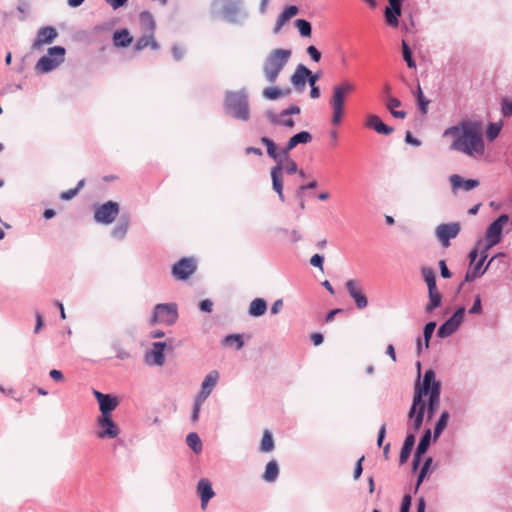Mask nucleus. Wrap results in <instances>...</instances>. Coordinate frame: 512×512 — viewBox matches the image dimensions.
Wrapping results in <instances>:
<instances>
[{
  "label": "nucleus",
  "instance_id": "1",
  "mask_svg": "<svg viewBox=\"0 0 512 512\" xmlns=\"http://www.w3.org/2000/svg\"><path fill=\"white\" fill-rule=\"evenodd\" d=\"M443 137H451L450 150L478 158L485 153L482 124L479 121L462 120L457 125L446 128Z\"/></svg>",
  "mask_w": 512,
  "mask_h": 512
},
{
  "label": "nucleus",
  "instance_id": "2",
  "mask_svg": "<svg viewBox=\"0 0 512 512\" xmlns=\"http://www.w3.org/2000/svg\"><path fill=\"white\" fill-rule=\"evenodd\" d=\"M224 109L236 120L248 121L250 118L249 95L245 88L239 91H226Z\"/></svg>",
  "mask_w": 512,
  "mask_h": 512
},
{
  "label": "nucleus",
  "instance_id": "3",
  "mask_svg": "<svg viewBox=\"0 0 512 512\" xmlns=\"http://www.w3.org/2000/svg\"><path fill=\"white\" fill-rule=\"evenodd\" d=\"M291 55V50L283 48L274 49L267 55L263 63V74L269 83L273 84L276 82Z\"/></svg>",
  "mask_w": 512,
  "mask_h": 512
},
{
  "label": "nucleus",
  "instance_id": "4",
  "mask_svg": "<svg viewBox=\"0 0 512 512\" xmlns=\"http://www.w3.org/2000/svg\"><path fill=\"white\" fill-rule=\"evenodd\" d=\"M356 85L349 81L343 80L333 87V93L329 100V105L332 108V123L339 125L344 113L345 97L354 92Z\"/></svg>",
  "mask_w": 512,
  "mask_h": 512
},
{
  "label": "nucleus",
  "instance_id": "5",
  "mask_svg": "<svg viewBox=\"0 0 512 512\" xmlns=\"http://www.w3.org/2000/svg\"><path fill=\"white\" fill-rule=\"evenodd\" d=\"M66 50L62 46L50 47L35 65V71L40 74L49 73L60 66L65 60Z\"/></svg>",
  "mask_w": 512,
  "mask_h": 512
},
{
  "label": "nucleus",
  "instance_id": "6",
  "mask_svg": "<svg viewBox=\"0 0 512 512\" xmlns=\"http://www.w3.org/2000/svg\"><path fill=\"white\" fill-rule=\"evenodd\" d=\"M178 319V309L175 303L157 304L154 307L150 324L173 325Z\"/></svg>",
  "mask_w": 512,
  "mask_h": 512
},
{
  "label": "nucleus",
  "instance_id": "7",
  "mask_svg": "<svg viewBox=\"0 0 512 512\" xmlns=\"http://www.w3.org/2000/svg\"><path fill=\"white\" fill-rule=\"evenodd\" d=\"M508 221V215L502 214L488 226L485 234L486 243L483 246L485 251H488L501 241L503 227L508 223Z\"/></svg>",
  "mask_w": 512,
  "mask_h": 512
},
{
  "label": "nucleus",
  "instance_id": "8",
  "mask_svg": "<svg viewBox=\"0 0 512 512\" xmlns=\"http://www.w3.org/2000/svg\"><path fill=\"white\" fill-rule=\"evenodd\" d=\"M320 77L321 74L319 72L312 73L304 64H299L292 74L290 81L298 91H302L305 88L306 81H308L310 86L316 85Z\"/></svg>",
  "mask_w": 512,
  "mask_h": 512
},
{
  "label": "nucleus",
  "instance_id": "9",
  "mask_svg": "<svg viewBox=\"0 0 512 512\" xmlns=\"http://www.w3.org/2000/svg\"><path fill=\"white\" fill-rule=\"evenodd\" d=\"M461 231L459 222L442 223L435 229V236L441 243L442 247L448 248L451 239L456 238Z\"/></svg>",
  "mask_w": 512,
  "mask_h": 512
},
{
  "label": "nucleus",
  "instance_id": "10",
  "mask_svg": "<svg viewBox=\"0 0 512 512\" xmlns=\"http://www.w3.org/2000/svg\"><path fill=\"white\" fill-rule=\"evenodd\" d=\"M98 431L96 435L99 439H114L119 433L120 429L113 421L112 415H100L97 418Z\"/></svg>",
  "mask_w": 512,
  "mask_h": 512
},
{
  "label": "nucleus",
  "instance_id": "11",
  "mask_svg": "<svg viewBox=\"0 0 512 512\" xmlns=\"http://www.w3.org/2000/svg\"><path fill=\"white\" fill-rule=\"evenodd\" d=\"M435 376L436 375L434 370H426L422 383H417L415 386L414 396H419L418 398L423 399L424 396L431 394L435 387H438L439 392H441V382L437 381Z\"/></svg>",
  "mask_w": 512,
  "mask_h": 512
},
{
  "label": "nucleus",
  "instance_id": "12",
  "mask_svg": "<svg viewBox=\"0 0 512 512\" xmlns=\"http://www.w3.org/2000/svg\"><path fill=\"white\" fill-rule=\"evenodd\" d=\"M464 314V307L457 308L453 315L449 319H447L443 324H441L440 327L438 328V337L447 338L451 336L461 325Z\"/></svg>",
  "mask_w": 512,
  "mask_h": 512
},
{
  "label": "nucleus",
  "instance_id": "13",
  "mask_svg": "<svg viewBox=\"0 0 512 512\" xmlns=\"http://www.w3.org/2000/svg\"><path fill=\"white\" fill-rule=\"evenodd\" d=\"M119 213V205L117 202L108 201L98 207L94 212V220L101 224H111Z\"/></svg>",
  "mask_w": 512,
  "mask_h": 512
},
{
  "label": "nucleus",
  "instance_id": "14",
  "mask_svg": "<svg viewBox=\"0 0 512 512\" xmlns=\"http://www.w3.org/2000/svg\"><path fill=\"white\" fill-rule=\"evenodd\" d=\"M345 288L349 296L354 300L355 306L363 310L368 306V299L364 294L363 288L357 280L349 279L345 283Z\"/></svg>",
  "mask_w": 512,
  "mask_h": 512
},
{
  "label": "nucleus",
  "instance_id": "15",
  "mask_svg": "<svg viewBox=\"0 0 512 512\" xmlns=\"http://www.w3.org/2000/svg\"><path fill=\"white\" fill-rule=\"evenodd\" d=\"M197 265L193 258H182L172 266V274L176 279L186 280L196 270Z\"/></svg>",
  "mask_w": 512,
  "mask_h": 512
},
{
  "label": "nucleus",
  "instance_id": "16",
  "mask_svg": "<svg viewBox=\"0 0 512 512\" xmlns=\"http://www.w3.org/2000/svg\"><path fill=\"white\" fill-rule=\"evenodd\" d=\"M167 346L166 341L154 342L151 349L145 353V362L148 365L162 366L165 362L164 350Z\"/></svg>",
  "mask_w": 512,
  "mask_h": 512
},
{
  "label": "nucleus",
  "instance_id": "17",
  "mask_svg": "<svg viewBox=\"0 0 512 512\" xmlns=\"http://www.w3.org/2000/svg\"><path fill=\"white\" fill-rule=\"evenodd\" d=\"M93 395L99 404L101 415H111L112 411L119 405V399L111 394H104L98 390H93Z\"/></svg>",
  "mask_w": 512,
  "mask_h": 512
},
{
  "label": "nucleus",
  "instance_id": "18",
  "mask_svg": "<svg viewBox=\"0 0 512 512\" xmlns=\"http://www.w3.org/2000/svg\"><path fill=\"white\" fill-rule=\"evenodd\" d=\"M196 491L201 500V508L204 510L215 495L211 481L207 478H201L197 483Z\"/></svg>",
  "mask_w": 512,
  "mask_h": 512
},
{
  "label": "nucleus",
  "instance_id": "19",
  "mask_svg": "<svg viewBox=\"0 0 512 512\" xmlns=\"http://www.w3.org/2000/svg\"><path fill=\"white\" fill-rule=\"evenodd\" d=\"M58 36L56 29L52 26H45L38 30L37 36L33 43V48H39L44 44L52 43Z\"/></svg>",
  "mask_w": 512,
  "mask_h": 512
},
{
  "label": "nucleus",
  "instance_id": "20",
  "mask_svg": "<svg viewBox=\"0 0 512 512\" xmlns=\"http://www.w3.org/2000/svg\"><path fill=\"white\" fill-rule=\"evenodd\" d=\"M312 140V135L308 131H301L293 135L282 149L284 158H288V153L299 144H307Z\"/></svg>",
  "mask_w": 512,
  "mask_h": 512
},
{
  "label": "nucleus",
  "instance_id": "21",
  "mask_svg": "<svg viewBox=\"0 0 512 512\" xmlns=\"http://www.w3.org/2000/svg\"><path fill=\"white\" fill-rule=\"evenodd\" d=\"M480 254H481V257L479 260H477V262H474L473 264H470V270L472 273H474L476 276L478 277H481L485 272L486 270L488 269V267L492 264V262L498 258V257H505V254L500 252L498 254H496L495 256H493L487 263V265L482 269V266L484 264V261L486 260L487 258V251H485V249L482 248V250L480 251Z\"/></svg>",
  "mask_w": 512,
  "mask_h": 512
},
{
  "label": "nucleus",
  "instance_id": "22",
  "mask_svg": "<svg viewBox=\"0 0 512 512\" xmlns=\"http://www.w3.org/2000/svg\"><path fill=\"white\" fill-rule=\"evenodd\" d=\"M449 181L453 191L463 188L465 191H470L479 186V181L476 179L465 180L458 174H453L449 177Z\"/></svg>",
  "mask_w": 512,
  "mask_h": 512
},
{
  "label": "nucleus",
  "instance_id": "23",
  "mask_svg": "<svg viewBox=\"0 0 512 512\" xmlns=\"http://www.w3.org/2000/svg\"><path fill=\"white\" fill-rule=\"evenodd\" d=\"M366 125L382 135H390L394 128L383 123L381 118L377 115L371 114L367 117Z\"/></svg>",
  "mask_w": 512,
  "mask_h": 512
},
{
  "label": "nucleus",
  "instance_id": "24",
  "mask_svg": "<svg viewBox=\"0 0 512 512\" xmlns=\"http://www.w3.org/2000/svg\"><path fill=\"white\" fill-rule=\"evenodd\" d=\"M218 378L219 373L216 370L209 372L202 382L201 392L197 397L205 400L210 395L212 388L217 384Z\"/></svg>",
  "mask_w": 512,
  "mask_h": 512
},
{
  "label": "nucleus",
  "instance_id": "25",
  "mask_svg": "<svg viewBox=\"0 0 512 512\" xmlns=\"http://www.w3.org/2000/svg\"><path fill=\"white\" fill-rule=\"evenodd\" d=\"M272 187L273 190L278 194L279 199L284 202L285 197L283 194V179H282V166L275 165L271 169Z\"/></svg>",
  "mask_w": 512,
  "mask_h": 512
},
{
  "label": "nucleus",
  "instance_id": "26",
  "mask_svg": "<svg viewBox=\"0 0 512 512\" xmlns=\"http://www.w3.org/2000/svg\"><path fill=\"white\" fill-rule=\"evenodd\" d=\"M260 140L266 146L267 154L269 155V157H271L273 160H275L276 165L282 166L283 158H284L283 154H282V149L280 151H277L276 144L274 143L273 140H271L267 136L261 137Z\"/></svg>",
  "mask_w": 512,
  "mask_h": 512
},
{
  "label": "nucleus",
  "instance_id": "27",
  "mask_svg": "<svg viewBox=\"0 0 512 512\" xmlns=\"http://www.w3.org/2000/svg\"><path fill=\"white\" fill-rule=\"evenodd\" d=\"M223 16L230 22V23H237L238 22V16L240 14V3L235 1H228L223 6Z\"/></svg>",
  "mask_w": 512,
  "mask_h": 512
},
{
  "label": "nucleus",
  "instance_id": "28",
  "mask_svg": "<svg viewBox=\"0 0 512 512\" xmlns=\"http://www.w3.org/2000/svg\"><path fill=\"white\" fill-rule=\"evenodd\" d=\"M440 395L441 392H439L438 387H435L433 392L431 394H428V403H426V410H427V416L428 419H432L437 410L440 406Z\"/></svg>",
  "mask_w": 512,
  "mask_h": 512
},
{
  "label": "nucleus",
  "instance_id": "29",
  "mask_svg": "<svg viewBox=\"0 0 512 512\" xmlns=\"http://www.w3.org/2000/svg\"><path fill=\"white\" fill-rule=\"evenodd\" d=\"M147 47H150L153 50H158L160 48L158 42L154 39V33H146L142 35L137 40L134 49L139 52Z\"/></svg>",
  "mask_w": 512,
  "mask_h": 512
},
{
  "label": "nucleus",
  "instance_id": "30",
  "mask_svg": "<svg viewBox=\"0 0 512 512\" xmlns=\"http://www.w3.org/2000/svg\"><path fill=\"white\" fill-rule=\"evenodd\" d=\"M112 39L114 46L118 48H125L129 46L133 41V38L127 29L115 31L113 33Z\"/></svg>",
  "mask_w": 512,
  "mask_h": 512
},
{
  "label": "nucleus",
  "instance_id": "31",
  "mask_svg": "<svg viewBox=\"0 0 512 512\" xmlns=\"http://www.w3.org/2000/svg\"><path fill=\"white\" fill-rule=\"evenodd\" d=\"M402 7L388 6L385 8L384 14L386 22L389 26L396 28L399 25V17L401 16Z\"/></svg>",
  "mask_w": 512,
  "mask_h": 512
},
{
  "label": "nucleus",
  "instance_id": "32",
  "mask_svg": "<svg viewBox=\"0 0 512 512\" xmlns=\"http://www.w3.org/2000/svg\"><path fill=\"white\" fill-rule=\"evenodd\" d=\"M414 444H415L414 434L408 433L404 440L401 451H400V456H399L400 464H404L408 460V458L411 454V451L414 447Z\"/></svg>",
  "mask_w": 512,
  "mask_h": 512
},
{
  "label": "nucleus",
  "instance_id": "33",
  "mask_svg": "<svg viewBox=\"0 0 512 512\" xmlns=\"http://www.w3.org/2000/svg\"><path fill=\"white\" fill-rule=\"evenodd\" d=\"M267 310V302L263 298H255L249 305L248 313L252 317H260Z\"/></svg>",
  "mask_w": 512,
  "mask_h": 512
},
{
  "label": "nucleus",
  "instance_id": "34",
  "mask_svg": "<svg viewBox=\"0 0 512 512\" xmlns=\"http://www.w3.org/2000/svg\"><path fill=\"white\" fill-rule=\"evenodd\" d=\"M140 25L146 33H154L156 23L153 15L149 11H142L139 15Z\"/></svg>",
  "mask_w": 512,
  "mask_h": 512
},
{
  "label": "nucleus",
  "instance_id": "35",
  "mask_svg": "<svg viewBox=\"0 0 512 512\" xmlns=\"http://www.w3.org/2000/svg\"><path fill=\"white\" fill-rule=\"evenodd\" d=\"M401 106V101L396 97H388L386 102V108L389 110L394 118L404 119L407 113L403 110H396L397 107Z\"/></svg>",
  "mask_w": 512,
  "mask_h": 512
},
{
  "label": "nucleus",
  "instance_id": "36",
  "mask_svg": "<svg viewBox=\"0 0 512 512\" xmlns=\"http://www.w3.org/2000/svg\"><path fill=\"white\" fill-rule=\"evenodd\" d=\"M129 220L127 217H122L118 221L117 225L113 228L111 235L115 239L122 240L128 231Z\"/></svg>",
  "mask_w": 512,
  "mask_h": 512
},
{
  "label": "nucleus",
  "instance_id": "37",
  "mask_svg": "<svg viewBox=\"0 0 512 512\" xmlns=\"http://www.w3.org/2000/svg\"><path fill=\"white\" fill-rule=\"evenodd\" d=\"M279 474L278 464L275 460H271L266 464L263 479L267 482H273L277 479Z\"/></svg>",
  "mask_w": 512,
  "mask_h": 512
},
{
  "label": "nucleus",
  "instance_id": "38",
  "mask_svg": "<svg viewBox=\"0 0 512 512\" xmlns=\"http://www.w3.org/2000/svg\"><path fill=\"white\" fill-rule=\"evenodd\" d=\"M429 303L427 304L425 311L427 313L432 312L441 305L442 296L438 289L428 291Z\"/></svg>",
  "mask_w": 512,
  "mask_h": 512
},
{
  "label": "nucleus",
  "instance_id": "39",
  "mask_svg": "<svg viewBox=\"0 0 512 512\" xmlns=\"http://www.w3.org/2000/svg\"><path fill=\"white\" fill-rule=\"evenodd\" d=\"M421 275L427 284L428 291L437 289L435 271L431 267H422Z\"/></svg>",
  "mask_w": 512,
  "mask_h": 512
},
{
  "label": "nucleus",
  "instance_id": "40",
  "mask_svg": "<svg viewBox=\"0 0 512 512\" xmlns=\"http://www.w3.org/2000/svg\"><path fill=\"white\" fill-rule=\"evenodd\" d=\"M186 443L195 454H199L202 452V441L197 433H189L186 437Z\"/></svg>",
  "mask_w": 512,
  "mask_h": 512
},
{
  "label": "nucleus",
  "instance_id": "41",
  "mask_svg": "<svg viewBox=\"0 0 512 512\" xmlns=\"http://www.w3.org/2000/svg\"><path fill=\"white\" fill-rule=\"evenodd\" d=\"M266 116L269 119V121L275 125H281V126H285L288 128H292L295 125V122L292 118H288L287 120H282L283 116H280V114H275L273 111H270V110L266 112Z\"/></svg>",
  "mask_w": 512,
  "mask_h": 512
},
{
  "label": "nucleus",
  "instance_id": "42",
  "mask_svg": "<svg viewBox=\"0 0 512 512\" xmlns=\"http://www.w3.org/2000/svg\"><path fill=\"white\" fill-rule=\"evenodd\" d=\"M448 420H449V412L445 410L440 414V417L435 424L434 433H433L434 440H436L440 436V434L443 432V430L446 428Z\"/></svg>",
  "mask_w": 512,
  "mask_h": 512
},
{
  "label": "nucleus",
  "instance_id": "43",
  "mask_svg": "<svg viewBox=\"0 0 512 512\" xmlns=\"http://www.w3.org/2000/svg\"><path fill=\"white\" fill-rule=\"evenodd\" d=\"M419 396H414L413 395V399H412V405L409 409V412H408V418L409 420L412 419V418H416L417 415L419 414V410L421 408L424 409V413L426 412V403L423 401V399L421 398H418Z\"/></svg>",
  "mask_w": 512,
  "mask_h": 512
},
{
  "label": "nucleus",
  "instance_id": "44",
  "mask_svg": "<svg viewBox=\"0 0 512 512\" xmlns=\"http://www.w3.org/2000/svg\"><path fill=\"white\" fill-rule=\"evenodd\" d=\"M430 442H431V430L427 429V430H425L424 434L420 438V441L417 445V448L415 451L417 453V456L423 455L426 453V451L428 450V448L430 446Z\"/></svg>",
  "mask_w": 512,
  "mask_h": 512
},
{
  "label": "nucleus",
  "instance_id": "45",
  "mask_svg": "<svg viewBox=\"0 0 512 512\" xmlns=\"http://www.w3.org/2000/svg\"><path fill=\"white\" fill-rule=\"evenodd\" d=\"M222 343L226 346L235 345L236 350H240L244 346V341L240 334H229L223 339Z\"/></svg>",
  "mask_w": 512,
  "mask_h": 512
},
{
  "label": "nucleus",
  "instance_id": "46",
  "mask_svg": "<svg viewBox=\"0 0 512 512\" xmlns=\"http://www.w3.org/2000/svg\"><path fill=\"white\" fill-rule=\"evenodd\" d=\"M290 90H281L277 87H267L263 90V96L269 100H275L279 97L289 94Z\"/></svg>",
  "mask_w": 512,
  "mask_h": 512
},
{
  "label": "nucleus",
  "instance_id": "47",
  "mask_svg": "<svg viewBox=\"0 0 512 512\" xmlns=\"http://www.w3.org/2000/svg\"><path fill=\"white\" fill-rule=\"evenodd\" d=\"M274 449V441L272 434L269 430H265L260 443V450L262 452H270Z\"/></svg>",
  "mask_w": 512,
  "mask_h": 512
},
{
  "label": "nucleus",
  "instance_id": "48",
  "mask_svg": "<svg viewBox=\"0 0 512 512\" xmlns=\"http://www.w3.org/2000/svg\"><path fill=\"white\" fill-rule=\"evenodd\" d=\"M295 26L297 27L299 34L302 37H310L312 33L311 23L305 19H297L295 21Z\"/></svg>",
  "mask_w": 512,
  "mask_h": 512
},
{
  "label": "nucleus",
  "instance_id": "49",
  "mask_svg": "<svg viewBox=\"0 0 512 512\" xmlns=\"http://www.w3.org/2000/svg\"><path fill=\"white\" fill-rule=\"evenodd\" d=\"M435 328H436L435 321H430V322L426 323L423 328L424 348L425 349L429 348V343H430V340L434 333Z\"/></svg>",
  "mask_w": 512,
  "mask_h": 512
},
{
  "label": "nucleus",
  "instance_id": "50",
  "mask_svg": "<svg viewBox=\"0 0 512 512\" xmlns=\"http://www.w3.org/2000/svg\"><path fill=\"white\" fill-rule=\"evenodd\" d=\"M402 55H403L404 61L406 62L407 66L409 68L416 67V62L414 61V59L412 57V51L405 40L402 41Z\"/></svg>",
  "mask_w": 512,
  "mask_h": 512
},
{
  "label": "nucleus",
  "instance_id": "51",
  "mask_svg": "<svg viewBox=\"0 0 512 512\" xmlns=\"http://www.w3.org/2000/svg\"><path fill=\"white\" fill-rule=\"evenodd\" d=\"M299 13V8L295 5H290L288 7H286L283 12H281L279 15H278V18L283 21V22H287L289 21L292 17L296 16L297 14Z\"/></svg>",
  "mask_w": 512,
  "mask_h": 512
},
{
  "label": "nucleus",
  "instance_id": "52",
  "mask_svg": "<svg viewBox=\"0 0 512 512\" xmlns=\"http://www.w3.org/2000/svg\"><path fill=\"white\" fill-rule=\"evenodd\" d=\"M84 184H85V180L84 179L80 180L75 188H72V189L62 192L60 194V199L65 200V201L71 200L72 198H74L77 195V193L84 186Z\"/></svg>",
  "mask_w": 512,
  "mask_h": 512
},
{
  "label": "nucleus",
  "instance_id": "53",
  "mask_svg": "<svg viewBox=\"0 0 512 512\" xmlns=\"http://www.w3.org/2000/svg\"><path fill=\"white\" fill-rule=\"evenodd\" d=\"M416 97H417V104H418L421 114H426L428 111V105H429L430 101L424 97L420 85H418Z\"/></svg>",
  "mask_w": 512,
  "mask_h": 512
},
{
  "label": "nucleus",
  "instance_id": "54",
  "mask_svg": "<svg viewBox=\"0 0 512 512\" xmlns=\"http://www.w3.org/2000/svg\"><path fill=\"white\" fill-rule=\"evenodd\" d=\"M424 415H425L424 409L421 408L419 410V414L417 415V417L410 419L411 425H410L409 429L412 430L411 433L414 434V433H416V432H418L420 430V428H421V426L423 424Z\"/></svg>",
  "mask_w": 512,
  "mask_h": 512
},
{
  "label": "nucleus",
  "instance_id": "55",
  "mask_svg": "<svg viewBox=\"0 0 512 512\" xmlns=\"http://www.w3.org/2000/svg\"><path fill=\"white\" fill-rule=\"evenodd\" d=\"M501 131V124L500 123H489L487 128V139L489 141L495 140Z\"/></svg>",
  "mask_w": 512,
  "mask_h": 512
},
{
  "label": "nucleus",
  "instance_id": "56",
  "mask_svg": "<svg viewBox=\"0 0 512 512\" xmlns=\"http://www.w3.org/2000/svg\"><path fill=\"white\" fill-rule=\"evenodd\" d=\"M297 164L294 160L288 158H283L282 163V171H285L287 174L291 175L297 172Z\"/></svg>",
  "mask_w": 512,
  "mask_h": 512
},
{
  "label": "nucleus",
  "instance_id": "57",
  "mask_svg": "<svg viewBox=\"0 0 512 512\" xmlns=\"http://www.w3.org/2000/svg\"><path fill=\"white\" fill-rule=\"evenodd\" d=\"M501 113L505 118L512 116V101L508 98H503L501 101Z\"/></svg>",
  "mask_w": 512,
  "mask_h": 512
},
{
  "label": "nucleus",
  "instance_id": "58",
  "mask_svg": "<svg viewBox=\"0 0 512 512\" xmlns=\"http://www.w3.org/2000/svg\"><path fill=\"white\" fill-rule=\"evenodd\" d=\"M17 11L21 14L19 19L25 21L30 13V6L26 2H22L17 6Z\"/></svg>",
  "mask_w": 512,
  "mask_h": 512
},
{
  "label": "nucleus",
  "instance_id": "59",
  "mask_svg": "<svg viewBox=\"0 0 512 512\" xmlns=\"http://www.w3.org/2000/svg\"><path fill=\"white\" fill-rule=\"evenodd\" d=\"M307 54L310 56L311 60L318 63L321 59L320 51L313 45H310L306 49Z\"/></svg>",
  "mask_w": 512,
  "mask_h": 512
},
{
  "label": "nucleus",
  "instance_id": "60",
  "mask_svg": "<svg viewBox=\"0 0 512 512\" xmlns=\"http://www.w3.org/2000/svg\"><path fill=\"white\" fill-rule=\"evenodd\" d=\"M470 314H480L482 312V303L480 295H476L474 303L468 311Z\"/></svg>",
  "mask_w": 512,
  "mask_h": 512
},
{
  "label": "nucleus",
  "instance_id": "61",
  "mask_svg": "<svg viewBox=\"0 0 512 512\" xmlns=\"http://www.w3.org/2000/svg\"><path fill=\"white\" fill-rule=\"evenodd\" d=\"M202 401H204V400L197 397L195 402H194L193 411H192V415H191V420L193 422L197 421L198 418H199V413H200V408H201Z\"/></svg>",
  "mask_w": 512,
  "mask_h": 512
},
{
  "label": "nucleus",
  "instance_id": "62",
  "mask_svg": "<svg viewBox=\"0 0 512 512\" xmlns=\"http://www.w3.org/2000/svg\"><path fill=\"white\" fill-rule=\"evenodd\" d=\"M301 112L300 107L297 105H290L288 108L284 109L280 112V116L286 117L294 114H299Z\"/></svg>",
  "mask_w": 512,
  "mask_h": 512
},
{
  "label": "nucleus",
  "instance_id": "63",
  "mask_svg": "<svg viewBox=\"0 0 512 512\" xmlns=\"http://www.w3.org/2000/svg\"><path fill=\"white\" fill-rule=\"evenodd\" d=\"M324 257L320 254H315L310 259V264L323 270Z\"/></svg>",
  "mask_w": 512,
  "mask_h": 512
},
{
  "label": "nucleus",
  "instance_id": "64",
  "mask_svg": "<svg viewBox=\"0 0 512 512\" xmlns=\"http://www.w3.org/2000/svg\"><path fill=\"white\" fill-rule=\"evenodd\" d=\"M411 506V496L406 494L401 503L400 512H409Z\"/></svg>",
  "mask_w": 512,
  "mask_h": 512
}]
</instances>
